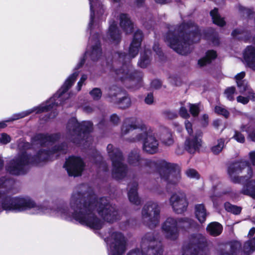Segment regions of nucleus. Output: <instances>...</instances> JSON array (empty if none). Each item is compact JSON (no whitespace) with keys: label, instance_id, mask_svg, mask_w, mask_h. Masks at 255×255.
Here are the masks:
<instances>
[{"label":"nucleus","instance_id":"1a4fd4ad","mask_svg":"<svg viewBox=\"0 0 255 255\" xmlns=\"http://www.w3.org/2000/svg\"><path fill=\"white\" fill-rule=\"evenodd\" d=\"M107 151L113 163L112 174L114 178L120 179L124 178L127 174V168L123 162V157L120 150L114 148L112 144L108 145Z\"/></svg>","mask_w":255,"mask_h":255},{"label":"nucleus","instance_id":"3c124183","mask_svg":"<svg viewBox=\"0 0 255 255\" xmlns=\"http://www.w3.org/2000/svg\"><path fill=\"white\" fill-rule=\"evenodd\" d=\"M10 141V137L6 133H3L0 135V142L2 144H6Z\"/></svg>","mask_w":255,"mask_h":255},{"label":"nucleus","instance_id":"a211bd4d","mask_svg":"<svg viewBox=\"0 0 255 255\" xmlns=\"http://www.w3.org/2000/svg\"><path fill=\"white\" fill-rule=\"evenodd\" d=\"M133 129H138L140 132L137 137V140H140L142 137V123L138 120H126L122 128V134H126Z\"/></svg>","mask_w":255,"mask_h":255},{"label":"nucleus","instance_id":"de8ad7c7","mask_svg":"<svg viewBox=\"0 0 255 255\" xmlns=\"http://www.w3.org/2000/svg\"><path fill=\"white\" fill-rule=\"evenodd\" d=\"M236 91L235 87H229L225 91V94L228 100L232 101L234 100V94Z\"/></svg>","mask_w":255,"mask_h":255},{"label":"nucleus","instance_id":"a878e982","mask_svg":"<svg viewBox=\"0 0 255 255\" xmlns=\"http://www.w3.org/2000/svg\"><path fill=\"white\" fill-rule=\"evenodd\" d=\"M90 41L91 43H95V45L92 46V51H87L85 56H90L91 58L95 60L97 59L101 54V49L99 46V40L97 38L94 40L92 37L90 38Z\"/></svg>","mask_w":255,"mask_h":255},{"label":"nucleus","instance_id":"72a5a7b5","mask_svg":"<svg viewBox=\"0 0 255 255\" xmlns=\"http://www.w3.org/2000/svg\"><path fill=\"white\" fill-rule=\"evenodd\" d=\"M216 57L217 54L216 51L214 50H209L207 52L205 57L198 61V64L201 66H204L208 64H210L212 60L215 59Z\"/></svg>","mask_w":255,"mask_h":255},{"label":"nucleus","instance_id":"bf43d9fd","mask_svg":"<svg viewBox=\"0 0 255 255\" xmlns=\"http://www.w3.org/2000/svg\"><path fill=\"white\" fill-rule=\"evenodd\" d=\"M185 125L186 129L190 135V136L192 135L193 133V129H192V124L188 121H186L185 122Z\"/></svg>","mask_w":255,"mask_h":255},{"label":"nucleus","instance_id":"dca6fc26","mask_svg":"<svg viewBox=\"0 0 255 255\" xmlns=\"http://www.w3.org/2000/svg\"><path fill=\"white\" fill-rule=\"evenodd\" d=\"M202 136V132L200 130L196 131L194 134L186 138L184 143L185 149L191 154L198 151L201 146Z\"/></svg>","mask_w":255,"mask_h":255},{"label":"nucleus","instance_id":"774afa93","mask_svg":"<svg viewBox=\"0 0 255 255\" xmlns=\"http://www.w3.org/2000/svg\"><path fill=\"white\" fill-rule=\"evenodd\" d=\"M83 110L85 112L88 113H91L93 110L92 107H90V106H85L83 108Z\"/></svg>","mask_w":255,"mask_h":255},{"label":"nucleus","instance_id":"ea45409f","mask_svg":"<svg viewBox=\"0 0 255 255\" xmlns=\"http://www.w3.org/2000/svg\"><path fill=\"white\" fill-rule=\"evenodd\" d=\"M73 128H71V134L69 133V132L67 131V128H66V136L67 138H68L69 139H70L71 141H72L73 142L77 143V144H78V142H77L76 140H75L76 138H80L82 136H83V139H82V141L84 142L85 141V137L86 136L84 137L83 135H82V133L80 132H79V133H77V134H76L75 133L73 132ZM89 136L87 137L86 138H88Z\"/></svg>","mask_w":255,"mask_h":255},{"label":"nucleus","instance_id":"13d9d810","mask_svg":"<svg viewBox=\"0 0 255 255\" xmlns=\"http://www.w3.org/2000/svg\"><path fill=\"white\" fill-rule=\"evenodd\" d=\"M162 86V82L158 80V79H155L153 80L151 83V87L155 89H158L161 88Z\"/></svg>","mask_w":255,"mask_h":255},{"label":"nucleus","instance_id":"f704fd0d","mask_svg":"<svg viewBox=\"0 0 255 255\" xmlns=\"http://www.w3.org/2000/svg\"><path fill=\"white\" fill-rule=\"evenodd\" d=\"M243 250L247 254H251L255 251V237L245 243Z\"/></svg>","mask_w":255,"mask_h":255},{"label":"nucleus","instance_id":"39448f33","mask_svg":"<svg viewBox=\"0 0 255 255\" xmlns=\"http://www.w3.org/2000/svg\"><path fill=\"white\" fill-rule=\"evenodd\" d=\"M156 165L161 179L166 183L167 191L170 186H176L179 183L181 174L177 164L161 160L158 161Z\"/></svg>","mask_w":255,"mask_h":255},{"label":"nucleus","instance_id":"c03bdc74","mask_svg":"<svg viewBox=\"0 0 255 255\" xmlns=\"http://www.w3.org/2000/svg\"><path fill=\"white\" fill-rule=\"evenodd\" d=\"M164 118L167 120H174L178 117V114L175 111H173L170 110H166L162 113Z\"/></svg>","mask_w":255,"mask_h":255},{"label":"nucleus","instance_id":"423d86ee","mask_svg":"<svg viewBox=\"0 0 255 255\" xmlns=\"http://www.w3.org/2000/svg\"><path fill=\"white\" fill-rule=\"evenodd\" d=\"M207 246V239L203 235L193 234L184 245L182 255H208L204 250Z\"/></svg>","mask_w":255,"mask_h":255},{"label":"nucleus","instance_id":"aec40b11","mask_svg":"<svg viewBox=\"0 0 255 255\" xmlns=\"http://www.w3.org/2000/svg\"><path fill=\"white\" fill-rule=\"evenodd\" d=\"M142 39V31H137L134 33L133 40L129 47V56L133 58L138 54L139 48L140 46Z\"/></svg>","mask_w":255,"mask_h":255},{"label":"nucleus","instance_id":"f03ea898","mask_svg":"<svg viewBox=\"0 0 255 255\" xmlns=\"http://www.w3.org/2000/svg\"><path fill=\"white\" fill-rule=\"evenodd\" d=\"M201 36L198 25L190 21L175 28H169L165 39L175 51L181 55H186L191 51V44L199 42Z\"/></svg>","mask_w":255,"mask_h":255},{"label":"nucleus","instance_id":"b1692460","mask_svg":"<svg viewBox=\"0 0 255 255\" xmlns=\"http://www.w3.org/2000/svg\"><path fill=\"white\" fill-rule=\"evenodd\" d=\"M244 57L248 66L255 70V48L252 46H248L244 53Z\"/></svg>","mask_w":255,"mask_h":255},{"label":"nucleus","instance_id":"0e129e2a","mask_svg":"<svg viewBox=\"0 0 255 255\" xmlns=\"http://www.w3.org/2000/svg\"><path fill=\"white\" fill-rule=\"evenodd\" d=\"M110 120L114 124L118 123L120 121L119 117L116 114L112 115L111 116Z\"/></svg>","mask_w":255,"mask_h":255},{"label":"nucleus","instance_id":"4be33fe9","mask_svg":"<svg viewBox=\"0 0 255 255\" xmlns=\"http://www.w3.org/2000/svg\"><path fill=\"white\" fill-rule=\"evenodd\" d=\"M229 251L221 249L219 251V255H241L242 254V244L238 241H233L229 243Z\"/></svg>","mask_w":255,"mask_h":255},{"label":"nucleus","instance_id":"9b49d317","mask_svg":"<svg viewBox=\"0 0 255 255\" xmlns=\"http://www.w3.org/2000/svg\"><path fill=\"white\" fill-rule=\"evenodd\" d=\"M169 203L173 211L178 214L186 212L188 206L186 195L181 191L173 193L169 199Z\"/></svg>","mask_w":255,"mask_h":255},{"label":"nucleus","instance_id":"9d476101","mask_svg":"<svg viewBox=\"0 0 255 255\" xmlns=\"http://www.w3.org/2000/svg\"><path fill=\"white\" fill-rule=\"evenodd\" d=\"M160 207L156 202L148 201L144 204V226L153 229L159 223Z\"/></svg>","mask_w":255,"mask_h":255},{"label":"nucleus","instance_id":"052dcab7","mask_svg":"<svg viewBox=\"0 0 255 255\" xmlns=\"http://www.w3.org/2000/svg\"><path fill=\"white\" fill-rule=\"evenodd\" d=\"M87 79V76L86 75H83L81 77L80 80L78 83L77 85V90L78 91H80L82 86L83 84L85 82V81Z\"/></svg>","mask_w":255,"mask_h":255},{"label":"nucleus","instance_id":"c756f323","mask_svg":"<svg viewBox=\"0 0 255 255\" xmlns=\"http://www.w3.org/2000/svg\"><path fill=\"white\" fill-rule=\"evenodd\" d=\"M241 193L249 195L255 199V180H252L244 186L241 191Z\"/></svg>","mask_w":255,"mask_h":255},{"label":"nucleus","instance_id":"473e14b6","mask_svg":"<svg viewBox=\"0 0 255 255\" xmlns=\"http://www.w3.org/2000/svg\"><path fill=\"white\" fill-rule=\"evenodd\" d=\"M210 14L214 23L221 27L224 26L226 24L224 18L221 16L218 12V9L217 8H214V9L212 10Z\"/></svg>","mask_w":255,"mask_h":255},{"label":"nucleus","instance_id":"7ed1b4c3","mask_svg":"<svg viewBox=\"0 0 255 255\" xmlns=\"http://www.w3.org/2000/svg\"><path fill=\"white\" fill-rule=\"evenodd\" d=\"M78 75V73L75 72L70 75L66 80L61 89L58 91L57 93L50 98L46 103L42 104L40 106L34 108L32 110L14 115L10 119L6 122L12 121L23 118L32 112L39 113L53 109L55 106L58 105L59 102L61 101L62 95L73 85Z\"/></svg>","mask_w":255,"mask_h":255},{"label":"nucleus","instance_id":"e2e57ef3","mask_svg":"<svg viewBox=\"0 0 255 255\" xmlns=\"http://www.w3.org/2000/svg\"><path fill=\"white\" fill-rule=\"evenodd\" d=\"M245 76V73L242 72L238 75H237L235 77L236 82L238 83V81H244L242 79L244 78Z\"/></svg>","mask_w":255,"mask_h":255},{"label":"nucleus","instance_id":"4c0bfd02","mask_svg":"<svg viewBox=\"0 0 255 255\" xmlns=\"http://www.w3.org/2000/svg\"><path fill=\"white\" fill-rule=\"evenodd\" d=\"M224 207L227 212H230L235 215L240 214L242 209L241 207L232 205L228 202L224 204Z\"/></svg>","mask_w":255,"mask_h":255},{"label":"nucleus","instance_id":"f257e3e1","mask_svg":"<svg viewBox=\"0 0 255 255\" xmlns=\"http://www.w3.org/2000/svg\"><path fill=\"white\" fill-rule=\"evenodd\" d=\"M12 182L5 178L0 180V203L6 211L21 212L29 210L32 214H48L66 220L73 219L80 224L95 230L101 229L103 225V221L95 215L96 211L104 220L108 222H113L119 219L115 206L110 204L106 198L97 199L86 185H81L73 192L70 200V209L60 207L52 210L36 205L29 197L11 198L8 196L9 186Z\"/></svg>","mask_w":255,"mask_h":255},{"label":"nucleus","instance_id":"412c9836","mask_svg":"<svg viewBox=\"0 0 255 255\" xmlns=\"http://www.w3.org/2000/svg\"><path fill=\"white\" fill-rule=\"evenodd\" d=\"M59 137L58 134H53L51 135L39 134L34 137V142L36 144H40L41 146H52L54 144V141Z\"/></svg>","mask_w":255,"mask_h":255},{"label":"nucleus","instance_id":"20e7f679","mask_svg":"<svg viewBox=\"0 0 255 255\" xmlns=\"http://www.w3.org/2000/svg\"><path fill=\"white\" fill-rule=\"evenodd\" d=\"M49 153L45 149L40 150L34 158L28 156L26 152L18 155L10 160L6 166V170L10 173L19 175L24 173L28 165L30 164H38L41 161L47 160Z\"/></svg>","mask_w":255,"mask_h":255},{"label":"nucleus","instance_id":"5701e85b","mask_svg":"<svg viewBox=\"0 0 255 255\" xmlns=\"http://www.w3.org/2000/svg\"><path fill=\"white\" fill-rule=\"evenodd\" d=\"M115 2H118L120 0H113ZM90 4V22L89 24V28H92V25L93 24L94 18V11L97 10V12L100 14H102L104 12V8L101 3L98 0H89Z\"/></svg>","mask_w":255,"mask_h":255},{"label":"nucleus","instance_id":"5fc2aeb1","mask_svg":"<svg viewBox=\"0 0 255 255\" xmlns=\"http://www.w3.org/2000/svg\"><path fill=\"white\" fill-rule=\"evenodd\" d=\"M179 114L181 117L184 119H188L190 117V115L188 113L187 109L184 107L180 108Z\"/></svg>","mask_w":255,"mask_h":255},{"label":"nucleus","instance_id":"4468645a","mask_svg":"<svg viewBox=\"0 0 255 255\" xmlns=\"http://www.w3.org/2000/svg\"><path fill=\"white\" fill-rule=\"evenodd\" d=\"M92 127V125L89 121H85L79 123L75 118H72L68 123L67 128L70 134H71V128H73V131L74 134H77L79 132L82 131L84 137H88Z\"/></svg>","mask_w":255,"mask_h":255},{"label":"nucleus","instance_id":"680f3d73","mask_svg":"<svg viewBox=\"0 0 255 255\" xmlns=\"http://www.w3.org/2000/svg\"><path fill=\"white\" fill-rule=\"evenodd\" d=\"M237 100L238 102L242 103L244 104H247L249 101V99L248 97H244L241 96H238Z\"/></svg>","mask_w":255,"mask_h":255},{"label":"nucleus","instance_id":"f8f14e48","mask_svg":"<svg viewBox=\"0 0 255 255\" xmlns=\"http://www.w3.org/2000/svg\"><path fill=\"white\" fill-rule=\"evenodd\" d=\"M158 141L150 127L144 126V152L153 154L158 150Z\"/></svg>","mask_w":255,"mask_h":255},{"label":"nucleus","instance_id":"e433bc0d","mask_svg":"<svg viewBox=\"0 0 255 255\" xmlns=\"http://www.w3.org/2000/svg\"><path fill=\"white\" fill-rule=\"evenodd\" d=\"M160 138L162 143L166 146H170L174 142L171 134L167 130L162 133Z\"/></svg>","mask_w":255,"mask_h":255},{"label":"nucleus","instance_id":"8fccbe9b","mask_svg":"<svg viewBox=\"0 0 255 255\" xmlns=\"http://www.w3.org/2000/svg\"><path fill=\"white\" fill-rule=\"evenodd\" d=\"M67 150V145L65 144H62L61 145L58 146V147L54 146V148L52 149V150H50L49 152H55L57 151H60L62 153H65Z\"/></svg>","mask_w":255,"mask_h":255},{"label":"nucleus","instance_id":"2eb2a0df","mask_svg":"<svg viewBox=\"0 0 255 255\" xmlns=\"http://www.w3.org/2000/svg\"><path fill=\"white\" fill-rule=\"evenodd\" d=\"M65 167L69 175L76 176L81 175L84 163L80 158L72 156L66 160Z\"/></svg>","mask_w":255,"mask_h":255},{"label":"nucleus","instance_id":"58836bf2","mask_svg":"<svg viewBox=\"0 0 255 255\" xmlns=\"http://www.w3.org/2000/svg\"><path fill=\"white\" fill-rule=\"evenodd\" d=\"M136 190L137 184L135 183L133 188L131 189L128 192V197L130 201L135 204H137L139 203Z\"/></svg>","mask_w":255,"mask_h":255},{"label":"nucleus","instance_id":"a19ab883","mask_svg":"<svg viewBox=\"0 0 255 255\" xmlns=\"http://www.w3.org/2000/svg\"><path fill=\"white\" fill-rule=\"evenodd\" d=\"M225 146V140L220 138L217 140V144L211 148L212 152L216 155L219 154Z\"/></svg>","mask_w":255,"mask_h":255},{"label":"nucleus","instance_id":"a18cd8bd","mask_svg":"<svg viewBox=\"0 0 255 255\" xmlns=\"http://www.w3.org/2000/svg\"><path fill=\"white\" fill-rule=\"evenodd\" d=\"M189 112L194 117H196L199 115L200 111V104H189Z\"/></svg>","mask_w":255,"mask_h":255},{"label":"nucleus","instance_id":"69168bd1","mask_svg":"<svg viewBox=\"0 0 255 255\" xmlns=\"http://www.w3.org/2000/svg\"><path fill=\"white\" fill-rule=\"evenodd\" d=\"M128 56H128L127 55H126L125 53H120L119 54V58H120V60L122 61H128L129 60V58H128Z\"/></svg>","mask_w":255,"mask_h":255},{"label":"nucleus","instance_id":"864d4df0","mask_svg":"<svg viewBox=\"0 0 255 255\" xmlns=\"http://www.w3.org/2000/svg\"><path fill=\"white\" fill-rule=\"evenodd\" d=\"M151 54L150 51L146 50L144 49V68L150 64V55Z\"/></svg>","mask_w":255,"mask_h":255},{"label":"nucleus","instance_id":"6e6552de","mask_svg":"<svg viewBox=\"0 0 255 255\" xmlns=\"http://www.w3.org/2000/svg\"><path fill=\"white\" fill-rule=\"evenodd\" d=\"M228 172L231 180L235 183H240L244 180H247L253 175L252 168L245 162L231 164L228 167Z\"/></svg>","mask_w":255,"mask_h":255},{"label":"nucleus","instance_id":"2f4dec72","mask_svg":"<svg viewBox=\"0 0 255 255\" xmlns=\"http://www.w3.org/2000/svg\"><path fill=\"white\" fill-rule=\"evenodd\" d=\"M232 36L237 39L247 41L250 36L248 31L243 28H237L234 29L232 32Z\"/></svg>","mask_w":255,"mask_h":255},{"label":"nucleus","instance_id":"09e8293b","mask_svg":"<svg viewBox=\"0 0 255 255\" xmlns=\"http://www.w3.org/2000/svg\"><path fill=\"white\" fill-rule=\"evenodd\" d=\"M90 95L94 100H99L102 96L100 89L98 88L94 89L91 92Z\"/></svg>","mask_w":255,"mask_h":255},{"label":"nucleus","instance_id":"0eeeda50","mask_svg":"<svg viewBox=\"0 0 255 255\" xmlns=\"http://www.w3.org/2000/svg\"><path fill=\"white\" fill-rule=\"evenodd\" d=\"M127 249V242L123 234L113 232L111 236L109 255H123ZM127 255H143L142 250L136 249L129 252Z\"/></svg>","mask_w":255,"mask_h":255},{"label":"nucleus","instance_id":"37998d69","mask_svg":"<svg viewBox=\"0 0 255 255\" xmlns=\"http://www.w3.org/2000/svg\"><path fill=\"white\" fill-rule=\"evenodd\" d=\"M156 164L150 159H144V171L149 173L153 171L155 168Z\"/></svg>","mask_w":255,"mask_h":255},{"label":"nucleus","instance_id":"338daca9","mask_svg":"<svg viewBox=\"0 0 255 255\" xmlns=\"http://www.w3.org/2000/svg\"><path fill=\"white\" fill-rule=\"evenodd\" d=\"M250 157L253 165L255 166V151L250 153Z\"/></svg>","mask_w":255,"mask_h":255},{"label":"nucleus","instance_id":"6ab92c4d","mask_svg":"<svg viewBox=\"0 0 255 255\" xmlns=\"http://www.w3.org/2000/svg\"><path fill=\"white\" fill-rule=\"evenodd\" d=\"M146 240L150 242L149 247L146 251V255H161L162 248L161 243L155 241L152 234L146 235Z\"/></svg>","mask_w":255,"mask_h":255},{"label":"nucleus","instance_id":"393cba45","mask_svg":"<svg viewBox=\"0 0 255 255\" xmlns=\"http://www.w3.org/2000/svg\"><path fill=\"white\" fill-rule=\"evenodd\" d=\"M120 25L127 33H130L133 29V24L127 14L122 13L120 16Z\"/></svg>","mask_w":255,"mask_h":255},{"label":"nucleus","instance_id":"f3484780","mask_svg":"<svg viewBox=\"0 0 255 255\" xmlns=\"http://www.w3.org/2000/svg\"><path fill=\"white\" fill-rule=\"evenodd\" d=\"M109 95L113 102L118 104L122 109L128 108L130 105V100L118 88H113L110 90Z\"/></svg>","mask_w":255,"mask_h":255},{"label":"nucleus","instance_id":"c9c22d12","mask_svg":"<svg viewBox=\"0 0 255 255\" xmlns=\"http://www.w3.org/2000/svg\"><path fill=\"white\" fill-rule=\"evenodd\" d=\"M240 14L243 17L251 18L253 16L254 12L251 8L244 7L241 4L237 5Z\"/></svg>","mask_w":255,"mask_h":255},{"label":"nucleus","instance_id":"49530a36","mask_svg":"<svg viewBox=\"0 0 255 255\" xmlns=\"http://www.w3.org/2000/svg\"><path fill=\"white\" fill-rule=\"evenodd\" d=\"M237 87L239 90L240 93L243 94L246 91L249 90V87L245 81H238L237 83Z\"/></svg>","mask_w":255,"mask_h":255},{"label":"nucleus","instance_id":"cd10ccee","mask_svg":"<svg viewBox=\"0 0 255 255\" xmlns=\"http://www.w3.org/2000/svg\"><path fill=\"white\" fill-rule=\"evenodd\" d=\"M108 36L109 38L113 41V42L118 43L121 39V36L119 30L118 29L117 24L113 22L110 25Z\"/></svg>","mask_w":255,"mask_h":255},{"label":"nucleus","instance_id":"79ce46f5","mask_svg":"<svg viewBox=\"0 0 255 255\" xmlns=\"http://www.w3.org/2000/svg\"><path fill=\"white\" fill-rule=\"evenodd\" d=\"M214 112L218 115H222L226 119H228L230 116L229 112L223 106H215Z\"/></svg>","mask_w":255,"mask_h":255},{"label":"nucleus","instance_id":"4d7b16f0","mask_svg":"<svg viewBox=\"0 0 255 255\" xmlns=\"http://www.w3.org/2000/svg\"><path fill=\"white\" fill-rule=\"evenodd\" d=\"M144 102L148 105H151L154 102V97L152 93H148L145 98Z\"/></svg>","mask_w":255,"mask_h":255},{"label":"nucleus","instance_id":"6e6d98bb","mask_svg":"<svg viewBox=\"0 0 255 255\" xmlns=\"http://www.w3.org/2000/svg\"><path fill=\"white\" fill-rule=\"evenodd\" d=\"M186 173L188 177H192V178H193V177L198 178V174L197 172L193 169H188L186 171Z\"/></svg>","mask_w":255,"mask_h":255},{"label":"nucleus","instance_id":"7c9ffc66","mask_svg":"<svg viewBox=\"0 0 255 255\" xmlns=\"http://www.w3.org/2000/svg\"><path fill=\"white\" fill-rule=\"evenodd\" d=\"M223 228L218 222H212L207 227V231L212 236H217L221 234Z\"/></svg>","mask_w":255,"mask_h":255},{"label":"nucleus","instance_id":"603ef678","mask_svg":"<svg viewBox=\"0 0 255 255\" xmlns=\"http://www.w3.org/2000/svg\"><path fill=\"white\" fill-rule=\"evenodd\" d=\"M234 138L238 142L243 143L245 139L244 136L239 131H235V134L234 135Z\"/></svg>","mask_w":255,"mask_h":255},{"label":"nucleus","instance_id":"c85d7f7f","mask_svg":"<svg viewBox=\"0 0 255 255\" xmlns=\"http://www.w3.org/2000/svg\"><path fill=\"white\" fill-rule=\"evenodd\" d=\"M178 229L187 231L194 225V221L188 217L179 218L176 219Z\"/></svg>","mask_w":255,"mask_h":255},{"label":"nucleus","instance_id":"ddd939ff","mask_svg":"<svg viewBox=\"0 0 255 255\" xmlns=\"http://www.w3.org/2000/svg\"><path fill=\"white\" fill-rule=\"evenodd\" d=\"M162 230L166 238L175 241L179 237V230L176 219L169 217L163 223Z\"/></svg>","mask_w":255,"mask_h":255},{"label":"nucleus","instance_id":"bb28decb","mask_svg":"<svg viewBox=\"0 0 255 255\" xmlns=\"http://www.w3.org/2000/svg\"><path fill=\"white\" fill-rule=\"evenodd\" d=\"M195 214L196 218L201 223L206 221L208 214L203 204H197L195 206Z\"/></svg>","mask_w":255,"mask_h":255}]
</instances>
